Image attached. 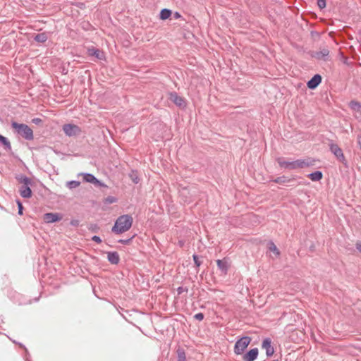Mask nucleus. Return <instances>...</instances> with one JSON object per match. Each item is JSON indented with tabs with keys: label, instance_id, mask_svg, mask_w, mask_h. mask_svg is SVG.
Wrapping results in <instances>:
<instances>
[{
	"label": "nucleus",
	"instance_id": "obj_1",
	"mask_svg": "<svg viewBox=\"0 0 361 361\" xmlns=\"http://www.w3.org/2000/svg\"><path fill=\"white\" fill-rule=\"evenodd\" d=\"M133 219L130 214L118 216L111 228V232L120 235L128 231L133 225Z\"/></svg>",
	"mask_w": 361,
	"mask_h": 361
},
{
	"label": "nucleus",
	"instance_id": "obj_2",
	"mask_svg": "<svg viewBox=\"0 0 361 361\" xmlns=\"http://www.w3.org/2000/svg\"><path fill=\"white\" fill-rule=\"evenodd\" d=\"M276 161L281 168L286 169L294 170L298 168H304L305 166H310L312 164V161H308L305 159H297L295 161H285L283 158L279 157L276 159Z\"/></svg>",
	"mask_w": 361,
	"mask_h": 361
},
{
	"label": "nucleus",
	"instance_id": "obj_3",
	"mask_svg": "<svg viewBox=\"0 0 361 361\" xmlns=\"http://www.w3.org/2000/svg\"><path fill=\"white\" fill-rule=\"evenodd\" d=\"M11 128L18 135H20L26 140L30 141L33 140V130L27 124L12 121Z\"/></svg>",
	"mask_w": 361,
	"mask_h": 361
},
{
	"label": "nucleus",
	"instance_id": "obj_4",
	"mask_svg": "<svg viewBox=\"0 0 361 361\" xmlns=\"http://www.w3.org/2000/svg\"><path fill=\"white\" fill-rule=\"evenodd\" d=\"M251 341V337L248 336H243L237 339L234 345V353L235 355H242L250 344Z\"/></svg>",
	"mask_w": 361,
	"mask_h": 361
},
{
	"label": "nucleus",
	"instance_id": "obj_5",
	"mask_svg": "<svg viewBox=\"0 0 361 361\" xmlns=\"http://www.w3.org/2000/svg\"><path fill=\"white\" fill-rule=\"evenodd\" d=\"M330 152L336 157L338 161L341 162L345 167L348 168V163L345 159L342 149L337 145L331 142L329 145Z\"/></svg>",
	"mask_w": 361,
	"mask_h": 361
},
{
	"label": "nucleus",
	"instance_id": "obj_6",
	"mask_svg": "<svg viewBox=\"0 0 361 361\" xmlns=\"http://www.w3.org/2000/svg\"><path fill=\"white\" fill-rule=\"evenodd\" d=\"M298 178V176L295 175H293L291 177L283 175L276 178L271 179L270 181L287 186H295V184L293 183L297 180Z\"/></svg>",
	"mask_w": 361,
	"mask_h": 361
},
{
	"label": "nucleus",
	"instance_id": "obj_7",
	"mask_svg": "<svg viewBox=\"0 0 361 361\" xmlns=\"http://www.w3.org/2000/svg\"><path fill=\"white\" fill-rule=\"evenodd\" d=\"M168 99L180 109H185L187 106L186 99L178 95L176 92L173 91L169 92Z\"/></svg>",
	"mask_w": 361,
	"mask_h": 361
},
{
	"label": "nucleus",
	"instance_id": "obj_8",
	"mask_svg": "<svg viewBox=\"0 0 361 361\" xmlns=\"http://www.w3.org/2000/svg\"><path fill=\"white\" fill-rule=\"evenodd\" d=\"M63 130L66 135L73 137L79 135L81 133V128L73 123H66L63 126Z\"/></svg>",
	"mask_w": 361,
	"mask_h": 361
},
{
	"label": "nucleus",
	"instance_id": "obj_9",
	"mask_svg": "<svg viewBox=\"0 0 361 361\" xmlns=\"http://www.w3.org/2000/svg\"><path fill=\"white\" fill-rule=\"evenodd\" d=\"M83 181L85 183H92L96 186L106 187L105 183L97 178L93 174L90 173H82Z\"/></svg>",
	"mask_w": 361,
	"mask_h": 361
},
{
	"label": "nucleus",
	"instance_id": "obj_10",
	"mask_svg": "<svg viewBox=\"0 0 361 361\" xmlns=\"http://www.w3.org/2000/svg\"><path fill=\"white\" fill-rule=\"evenodd\" d=\"M63 219V215L61 213H53V212H47L45 213L43 216V219L47 224H53L59 222Z\"/></svg>",
	"mask_w": 361,
	"mask_h": 361
},
{
	"label": "nucleus",
	"instance_id": "obj_11",
	"mask_svg": "<svg viewBox=\"0 0 361 361\" xmlns=\"http://www.w3.org/2000/svg\"><path fill=\"white\" fill-rule=\"evenodd\" d=\"M262 348L266 350V355L267 357H271L275 352L274 348L272 345L271 339L269 337L263 339Z\"/></svg>",
	"mask_w": 361,
	"mask_h": 361
},
{
	"label": "nucleus",
	"instance_id": "obj_12",
	"mask_svg": "<svg viewBox=\"0 0 361 361\" xmlns=\"http://www.w3.org/2000/svg\"><path fill=\"white\" fill-rule=\"evenodd\" d=\"M310 56L317 60H322L326 61L329 57V51L326 48H324L319 51H312Z\"/></svg>",
	"mask_w": 361,
	"mask_h": 361
},
{
	"label": "nucleus",
	"instance_id": "obj_13",
	"mask_svg": "<svg viewBox=\"0 0 361 361\" xmlns=\"http://www.w3.org/2000/svg\"><path fill=\"white\" fill-rule=\"evenodd\" d=\"M322 77L320 74H314L307 82V87L310 90H315L322 82Z\"/></svg>",
	"mask_w": 361,
	"mask_h": 361
},
{
	"label": "nucleus",
	"instance_id": "obj_14",
	"mask_svg": "<svg viewBox=\"0 0 361 361\" xmlns=\"http://www.w3.org/2000/svg\"><path fill=\"white\" fill-rule=\"evenodd\" d=\"M259 355V350L257 348H252L244 353L243 358L244 361H255L257 360Z\"/></svg>",
	"mask_w": 361,
	"mask_h": 361
},
{
	"label": "nucleus",
	"instance_id": "obj_15",
	"mask_svg": "<svg viewBox=\"0 0 361 361\" xmlns=\"http://www.w3.org/2000/svg\"><path fill=\"white\" fill-rule=\"evenodd\" d=\"M32 185V184H24L20 187L19 192L22 197L28 199L32 197V191L30 188Z\"/></svg>",
	"mask_w": 361,
	"mask_h": 361
},
{
	"label": "nucleus",
	"instance_id": "obj_16",
	"mask_svg": "<svg viewBox=\"0 0 361 361\" xmlns=\"http://www.w3.org/2000/svg\"><path fill=\"white\" fill-rule=\"evenodd\" d=\"M87 54L90 56H94L97 59L104 60L105 59V56L103 51H100L99 49L91 47L87 49Z\"/></svg>",
	"mask_w": 361,
	"mask_h": 361
},
{
	"label": "nucleus",
	"instance_id": "obj_17",
	"mask_svg": "<svg viewBox=\"0 0 361 361\" xmlns=\"http://www.w3.org/2000/svg\"><path fill=\"white\" fill-rule=\"evenodd\" d=\"M216 265L221 274L226 275L228 271V262L226 258L216 260Z\"/></svg>",
	"mask_w": 361,
	"mask_h": 361
},
{
	"label": "nucleus",
	"instance_id": "obj_18",
	"mask_svg": "<svg viewBox=\"0 0 361 361\" xmlns=\"http://www.w3.org/2000/svg\"><path fill=\"white\" fill-rule=\"evenodd\" d=\"M107 260L111 264H118L120 262L118 253L116 251L107 252Z\"/></svg>",
	"mask_w": 361,
	"mask_h": 361
},
{
	"label": "nucleus",
	"instance_id": "obj_19",
	"mask_svg": "<svg viewBox=\"0 0 361 361\" xmlns=\"http://www.w3.org/2000/svg\"><path fill=\"white\" fill-rule=\"evenodd\" d=\"M312 181L317 182L322 179L323 173L321 171H315L307 175Z\"/></svg>",
	"mask_w": 361,
	"mask_h": 361
},
{
	"label": "nucleus",
	"instance_id": "obj_20",
	"mask_svg": "<svg viewBox=\"0 0 361 361\" xmlns=\"http://www.w3.org/2000/svg\"><path fill=\"white\" fill-rule=\"evenodd\" d=\"M16 179L23 185L24 184H33L32 179L23 173L16 176Z\"/></svg>",
	"mask_w": 361,
	"mask_h": 361
},
{
	"label": "nucleus",
	"instance_id": "obj_21",
	"mask_svg": "<svg viewBox=\"0 0 361 361\" xmlns=\"http://www.w3.org/2000/svg\"><path fill=\"white\" fill-rule=\"evenodd\" d=\"M172 15V11L169 8H162L159 12V19L162 20H167Z\"/></svg>",
	"mask_w": 361,
	"mask_h": 361
},
{
	"label": "nucleus",
	"instance_id": "obj_22",
	"mask_svg": "<svg viewBox=\"0 0 361 361\" xmlns=\"http://www.w3.org/2000/svg\"><path fill=\"white\" fill-rule=\"evenodd\" d=\"M33 39L37 42L44 43L48 39V35L47 32H41L36 34Z\"/></svg>",
	"mask_w": 361,
	"mask_h": 361
},
{
	"label": "nucleus",
	"instance_id": "obj_23",
	"mask_svg": "<svg viewBox=\"0 0 361 361\" xmlns=\"http://www.w3.org/2000/svg\"><path fill=\"white\" fill-rule=\"evenodd\" d=\"M349 107L356 112H359L361 114V103L356 100H351L349 102Z\"/></svg>",
	"mask_w": 361,
	"mask_h": 361
},
{
	"label": "nucleus",
	"instance_id": "obj_24",
	"mask_svg": "<svg viewBox=\"0 0 361 361\" xmlns=\"http://www.w3.org/2000/svg\"><path fill=\"white\" fill-rule=\"evenodd\" d=\"M177 361H187L185 351L183 348L179 347L176 350Z\"/></svg>",
	"mask_w": 361,
	"mask_h": 361
},
{
	"label": "nucleus",
	"instance_id": "obj_25",
	"mask_svg": "<svg viewBox=\"0 0 361 361\" xmlns=\"http://www.w3.org/2000/svg\"><path fill=\"white\" fill-rule=\"evenodd\" d=\"M0 143L4 147L5 149L11 150V145L8 139L0 134Z\"/></svg>",
	"mask_w": 361,
	"mask_h": 361
},
{
	"label": "nucleus",
	"instance_id": "obj_26",
	"mask_svg": "<svg viewBox=\"0 0 361 361\" xmlns=\"http://www.w3.org/2000/svg\"><path fill=\"white\" fill-rule=\"evenodd\" d=\"M268 248L271 252H273L276 256L280 255V251L273 241H269L268 243Z\"/></svg>",
	"mask_w": 361,
	"mask_h": 361
},
{
	"label": "nucleus",
	"instance_id": "obj_27",
	"mask_svg": "<svg viewBox=\"0 0 361 361\" xmlns=\"http://www.w3.org/2000/svg\"><path fill=\"white\" fill-rule=\"evenodd\" d=\"M80 185V181H78V180H69L66 183V186L72 190V189H74V188H76L77 187H78L79 185Z\"/></svg>",
	"mask_w": 361,
	"mask_h": 361
},
{
	"label": "nucleus",
	"instance_id": "obj_28",
	"mask_svg": "<svg viewBox=\"0 0 361 361\" xmlns=\"http://www.w3.org/2000/svg\"><path fill=\"white\" fill-rule=\"evenodd\" d=\"M88 230L92 233H98L100 230V227L97 224H90L88 227Z\"/></svg>",
	"mask_w": 361,
	"mask_h": 361
},
{
	"label": "nucleus",
	"instance_id": "obj_29",
	"mask_svg": "<svg viewBox=\"0 0 361 361\" xmlns=\"http://www.w3.org/2000/svg\"><path fill=\"white\" fill-rule=\"evenodd\" d=\"M118 199L114 196H108L104 200V203L106 204H110L117 202Z\"/></svg>",
	"mask_w": 361,
	"mask_h": 361
},
{
	"label": "nucleus",
	"instance_id": "obj_30",
	"mask_svg": "<svg viewBox=\"0 0 361 361\" xmlns=\"http://www.w3.org/2000/svg\"><path fill=\"white\" fill-rule=\"evenodd\" d=\"M135 235L136 234H134L130 238L126 239H119L118 243L123 245H129L132 242L133 239L135 237Z\"/></svg>",
	"mask_w": 361,
	"mask_h": 361
},
{
	"label": "nucleus",
	"instance_id": "obj_31",
	"mask_svg": "<svg viewBox=\"0 0 361 361\" xmlns=\"http://www.w3.org/2000/svg\"><path fill=\"white\" fill-rule=\"evenodd\" d=\"M192 259L197 268H199L202 265V261L200 260L199 256L197 254L192 255Z\"/></svg>",
	"mask_w": 361,
	"mask_h": 361
},
{
	"label": "nucleus",
	"instance_id": "obj_32",
	"mask_svg": "<svg viewBox=\"0 0 361 361\" xmlns=\"http://www.w3.org/2000/svg\"><path fill=\"white\" fill-rule=\"evenodd\" d=\"M129 176L134 183L137 184L139 183L140 178L137 174V171H132Z\"/></svg>",
	"mask_w": 361,
	"mask_h": 361
},
{
	"label": "nucleus",
	"instance_id": "obj_33",
	"mask_svg": "<svg viewBox=\"0 0 361 361\" xmlns=\"http://www.w3.org/2000/svg\"><path fill=\"white\" fill-rule=\"evenodd\" d=\"M16 204L18 205V215L22 216L23 214V209H24L23 203L21 202V201L20 200L18 199V200H16Z\"/></svg>",
	"mask_w": 361,
	"mask_h": 361
},
{
	"label": "nucleus",
	"instance_id": "obj_34",
	"mask_svg": "<svg viewBox=\"0 0 361 361\" xmlns=\"http://www.w3.org/2000/svg\"><path fill=\"white\" fill-rule=\"evenodd\" d=\"M317 5L320 9H323L326 6V0H317Z\"/></svg>",
	"mask_w": 361,
	"mask_h": 361
},
{
	"label": "nucleus",
	"instance_id": "obj_35",
	"mask_svg": "<svg viewBox=\"0 0 361 361\" xmlns=\"http://www.w3.org/2000/svg\"><path fill=\"white\" fill-rule=\"evenodd\" d=\"M71 4L75 6L80 9H85L86 8V5L84 2H73Z\"/></svg>",
	"mask_w": 361,
	"mask_h": 361
},
{
	"label": "nucleus",
	"instance_id": "obj_36",
	"mask_svg": "<svg viewBox=\"0 0 361 361\" xmlns=\"http://www.w3.org/2000/svg\"><path fill=\"white\" fill-rule=\"evenodd\" d=\"M178 295H181L183 292H188V288L187 287L179 286L176 289Z\"/></svg>",
	"mask_w": 361,
	"mask_h": 361
},
{
	"label": "nucleus",
	"instance_id": "obj_37",
	"mask_svg": "<svg viewBox=\"0 0 361 361\" xmlns=\"http://www.w3.org/2000/svg\"><path fill=\"white\" fill-rule=\"evenodd\" d=\"M194 318L196 319V320H198V321H202L204 319V315L202 312H198L197 314H195L194 315Z\"/></svg>",
	"mask_w": 361,
	"mask_h": 361
},
{
	"label": "nucleus",
	"instance_id": "obj_38",
	"mask_svg": "<svg viewBox=\"0 0 361 361\" xmlns=\"http://www.w3.org/2000/svg\"><path fill=\"white\" fill-rule=\"evenodd\" d=\"M91 240L97 244H100L102 242L101 237L99 235H93Z\"/></svg>",
	"mask_w": 361,
	"mask_h": 361
},
{
	"label": "nucleus",
	"instance_id": "obj_39",
	"mask_svg": "<svg viewBox=\"0 0 361 361\" xmlns=\"http://www.w3.org/2000/svg\"><path fill=\"white\" fill-rule=\"evenodd\" d=\"M70 224L73 226L78 227L80 225V221L78 219H71Z\"/></svg>",
	"mask_w": 361,
	"mask_h": 361
},
{
	"label": "nucleus",
	"instance_id": "obj_40",
	"mask_svg": "<svg viewBox=\"0 0 361 361\" xmlns=\"http://www.w3.org/2000/svg\"><path fill=\"white\" fill-rule=\"evenodd\" d=\"M32 123L35 125H40L42 123V119L40 118H34L32 119Z\"/></svg>",
	"mask_w": 361,
	"mask_h": 361
},
{
	"label": "nucleus",
	"instance_id": "obj_41",
	"mask_svg": "<svg viewBox=\"0 0 361 361\" xmlns=\"http://www.w3.org/2000/svg\"><path fill=\"white\" fill-rule=\"evenodd\" d=\"M23 350H24V351H25V353H24V355H23V357L24 360H25V358H26V357H29V358L30 359V353H29V351H28L27 348H25V349H23Z\"/></svg>",
	"mask_w": 361,
	"mask_h": 361
},
{
	"label": "nucleus",
	"instance_id": "obj_42",
	"mask_svg": "<svg viewBox=\"0 0 361 361\" xmlns=\"http://www.w3.org/2000/svg\"><path fill=\"white\" fill-rule=\"evenodd\" d=\"M173 17L175 19H179L181 18V14L178 12V11H176L174 13H173Z\"/></svg>",
	"mask_w": 361,
	"mask_h": 361
},
{
	"label": "nucleus",
	"instance_id": "obj_43",
	"mask_svg": "<svg viewBox=\"0 0 361 361\" xmlns=\"http://www.w3.org/2000/svg\"><path fill=\"white\" fill-rule=\"evenodd\" d=\"M356 248L357 249V250L361 252V242L360 243H357L356 244Z\"/></svg>",
	"mask_w": 361,
	"mask_h": 361
},
{
	"label": "nucleus",
	"instance_id": "obj_44",
	"mask_svg": "<svg viewBox=\"0 0 361 361\" xmlns=\"http://www.w3.org/2000/svg\"><path fill=\"white\" fill-rule=\"evenodd\" d=\"M18 345L21 348H23V349H25V348H26V347H25V345L24 344H23L22 343L18 342Z\"/></svg>",
	"mask_w": 361,
	"mask_h": 361
},
{
	"label": "nucleus",
	"instance_id": "obj_45",
	"mask_svg": "<svg viewBox=\"0 0 361 361\" xmlns=\"http://www.w3.org/2000/svg\"><path fill=\"white\" fill-rule=\"evenodd\" d=\"M358 144L361 150V135L358 136Z\"/></svg>",
	"mask_w": 361,
	"mask_h": 361
},
{
	"label": "nucleus",
	"instance_id": "obj_46",
	"mask_svg": "<svg viewBox=\"0 0 361 361\" xmlns=\"http://www.w3.org/2000/svg\"><path fill=\"white\" fill-rule=\"evenodd\" d=\"M8 338H9V339L13 342V343H16V344H18V342H17L16 341L11 339L9 336H8Z\"/></svg>",
	"mask_w": 361,
	"mask_h": 361
},
{
	"label": "nucleus",
	"instance_id": "obj_47",
	"mask_svg": "<svg viewBox=\"0 0 361 361\" xmlns=\"http://www.w3.org/2000/svg\"><path fill=\"white\" fill-rule=\"evenodd\" d=\"M38 300H39V297H37V298H35L33 299V301H34V302H37Z\"/></svg>",
	"mask_w": 361,
	"mask_h": 361
},
{
	"label": "nucleus",
	"instance_id": "obj_48",
	"mask_svg": "<svg viewBox=\"0 0 361 361\" xmlns=\"http://www.w3.org/2000/svg\"><path fill=\"white\" fill-rule=\"evenodd\" d=\"M25 361H32L31 359H30L29 357H26L25 358Z\"/></svg>",
	"mask_w": 361,
	"mask_h": 361
},
{
	"label": "nucleus",
	"instance_id": "obj_49",
	"mask_svg": "<svg viewBox=\"0 0 361 361\" xmlns=\"http://www.w3.org/2000/svg\"><path fill=\"white\" fill-rule=\"evenodd\" d=\"M87 27V25H85V27H83V29L87 30V27Z\"/></svg>",
	"mask_w": 361,
	"mask_h": 361
},
{
	"label": "nucleus",
	"instance_id": "obj_50",
	"mask_svg": "<svg viewBox=\"0 0 361 361\" xmlns=\"http://www.w3.org/2000/svg\"><path fill=\"white\" fill-rule=\"evenodd\" d=\"M87 27V25H85V27H83V29L87 30V27Z\"/></svg>",
	"mask_w": 361,
	"mask_h": 361
},
{
	"label": "nucleus",
	"instance_id": "obj_51",
	"mask_svg": "<svg viewBox=\"0 0 361 361\" xmlns=\"http://www.w3.org/2000/svg\"><path fill=\"white\" fill-rule=\"evenodd\" d=\"M87 27V25H85V27H83V29L87 30V27Z\"/></svg>",
	"mask_w": 361,
	"mask_h": 361
}]
</instances>
